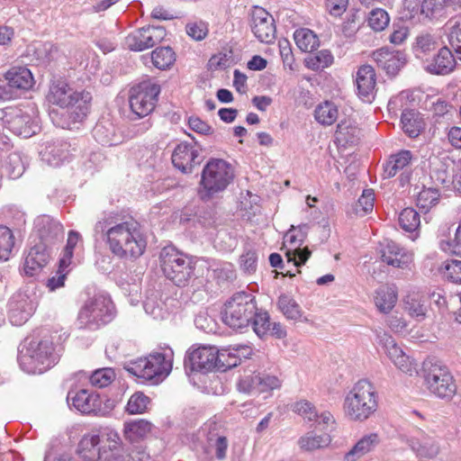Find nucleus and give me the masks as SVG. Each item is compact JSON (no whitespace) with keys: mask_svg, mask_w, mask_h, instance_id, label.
Returning <instances> with one entry per match:
<instances>
[{"mask_svg":"<svg viewBox=\"0 0 461 461\" xmlns=\"http://www.w3.org/2000/svg\"><path fill=\"white\" fill-rule=\"evenodd\" d=\"M160 86L152 80H144L130 90L129 104L131 112L138 118L150 114L156 107Z\"/></svg>","mask_w":461,"mask_h":461,"instance_id":"obj_11","label":"nucleus"},{"mask_svg":"<svg viewBox=\"0 0 461 461\" xmlns=\"http://www.w3.org/2000/svg\"><path fill=\"white\" fill-rule=\"evenodd\" d=\"M100 438L101 432L98 429H92L91 431L85 433L78 443L77 455L71 458L97 461L95 457H98L99 452L102 451H97L96 449V447L101 441Z\"/></svg>","mask_w":461,"mask_h":461,"instance_id":"obj_32","label":"nucleus"},{"mask_svg":"<svg viewBox=\"0 0 461 461\" xmlns=\"http://www.w3.org/2000/svg\"><path fill=\"white\" fill-rule=\"evenodd\" d=\"M8 86L12 88L28 90L34 83L31 70L24 67L13 68L5 74Z\"/></svg>","mask_w":461,"mask_h":461,"instance_id":"obj_36","label":"nucleus"},{"mask_svg":"<svg viewBox=\"0 0 461 461\" xmlns=\"http://www.w3.org/2000/svg\"><path fill=\"white\" fill-rule=\"evenodd\" d=\"M421 377L429 392L441 399H451L456 391L453 375L441 361L428 357L422 363Z\"/></svg>","mask_w":461,"mask_h":461,"instance_id":"obj_7","label":"nucleus"},{"mask_svg":"<svg viewBox=\"0 0 461 461\" xmlns=\"http://www.w3.org/2000/svg\"><path fill=\"white\" fill-rule=\"evenodd\" d=\"M372 57L379 68L392 76L396 75L405 64V57L402 52L386 48L374 51Z\"/></svg>","mask_w":461,"mask_h":461,"instance_id":"obj_29","label":"nucleus"},{"mask_svg":"<svg viewBox=\"0 0 461 461\" xmlns=\"http://www.w3.org/2000/svg\"><path fill=\"white\" fill-rule=\"evenodd\" d=\"M381 441L376 432L363 435L343 456V461H357L364 456L374 451Z\"/></svg>","mask_w":461,"mask_h":461,"instance_id":"obj_31","label":"nucleus"},{"mask_svg":"<svg viewBox=\"0 0 461 461\" xmlns=\"http://www.w3.org/2000/svg\"><path fill=\"white\" fill-rule=\"evenodd\" d=\"M149 403V398L142 393H133L128 401L126 411L131 414L143 413Z\"/></svg>","mask_w":461,"mask_h":461,"instance_id":"obj_58","label":"nucleus"},{"mask_svg":"<svg viewBox=\"0 0 461 461\" xmlns=\"http://www.w3.org/2000/svg\"><path fill=\"white\" fill-rule=\"evenodd\" d=\"M404 310L412 318L421 321L427 312L426 299L419 293H411L403 300Z\"/></svg>","mask_w":461,"mask_h":461,"instance_id":"obj_40","label":"nucleus"},{"mask_svg":"<svg viewBox=\"0 0 461 461\" xmlns=\"http://www.w3.org/2000/svg\"><path fill=\"white\" fill-rule=\"evenodd\" d=\"M398 301V292L394 285H383L374 294V303L380 313L389 314Z\"/></svg>","mask_w":461,"mask_h":461,"instance_id":"obj_33","label":"nucleus"},{"mask_svg":"<svg viewBox=\"0 0 461 461\" xmlns=\"http://www.w3.org/2000/svg\"><path fill=\"white\" fill-rule=\"evenodd\" d=\"M413 157L410 150L402 149L398 153L392 155L384 166V174L385 177H393L401 170L406 169Z\"/></svg>","mask_w":461,"mask_h":461,"instance_id":"obj_39","label":"nucleus"},{"mask_svg":"<svg viewBox=\"0 0 461 461\" xmlns=\"http://www.w3.org/2000/svg\"><path fill=\"white\" fill-rule=\"evenodd\" d=\"M2 121L6 129L23 138L32 137L41 129L39 119L32 108L30 111L8 108L5 111Z\"/></svg>","mask_w":461,"mask_h":461,"instance_id":"obj_13","label":"nucleus"},{"mask_svg":"<svg viewBox=\"0 0 461 461\" xmlns=\"http://www.w3.org/2000/svg\"><path fill=\"white\" fill-rule=\"evenodd\" d=\"M308 229L307 224H302L297 227L292 226L284 236L287 261L293 262L294 267L303 265L311 256L312 252L308 248H301L306 238Z\"/></svg>","mask_w":461,"mask_h":461,"instance_id":"obj_14","label":"nucleus"},{"mask_svg":"<svg viewBox=\"0 0 461 461\" xmlns=\"http://www.w3.org/2000/svg\"><path fill=\"white\" fill-rule=\"evenodd\" d=\"M438 240V248L443 252L461 257V219L454 239L451 238V226L446 223L439 227Z\"/></svg>","mask_w":461,"mask_h":461,"instance_id":"obj_30","label":"nucleus"},{"mask_svg":"<svg viewBox=\"0 0 461 461\" xmlns=\"http://www.w3.org/2000/svg\"><path fill=\"white\" fill-rule=\"evenodd\" d=\"M250 322L253 330L261 339L268 335L276 339H284L286 336V330L284 327L280 323L271 322L267 312H258L257 309Z\"/></svg>","mask_w":461,"mask_h":461,"instance_id":"obj_27","label":"nucleus"},{"mask_svg":"<svg viewBox=\"0 0 461 461\" xmlns=\"http://www.w3.org/2000/svg\"><path fill=\"white\" fill-rule=\"evenodd\" d=\"M361 131L355 122L351 120L341 121L335 132V139L343 146L355 144L360 138Z\"/></svg>","mask_w":461,"mask_h":461,"instance_id":"obj_37","label":"nucleus"},{"mask_svg":"<svg viewBox=\"0 0 461 461\" xmlns=\"http://www.w3.org/2000/svg\"><path fill=\"white\" fill-rule=\"evenodd\" d=\"M339 117L338 106L330 102L324 101L319 104L314 110V118L321 125L333 124Z\"/></svg>","mask_w":461,"mask_h":461,"instance_id":"obj_42","label":"nucleus"},{"mask_svg":"<svg viewBox=\"0 0 461 461\" xmlns=\"http://www.w3.org/2000/svg\"><path fill=\"white\" fill-rule=\"evenodd\" d=\"M443 276L453 283H461V260L451 259L444 263Z\"/></svg>","mask_w":461,"mask_h":461,"instance_id":"obj_61","label":"nucleus"},{"mask_svg":"<svg viewBox=\"0 0 461 461\" xmlns=\"http://www.w3.org/2000/svg\"><path fill=\"white\" fill-rule=\"evenodd\" d=\"M38 305L35 294L17 292L9 301L8 317L14 326L24 324L34 313Z\"/></svg>","mask_w":461,"mask_h":461,"instance_id":"obj_15","label":"nucleus"},{"mask_svg":"<svg viewBox=\"0 0 461 461\" xmlns=\"http://www.w3.org/2000/svg\"><path fill=\"white\" fill-rule=\"evenodd\" d=\"M258 256L254 250L245 251L240 258V265L241 269L248 274H252L257 269Z\"/></svg>","mask_w":461,"mask_h":461,"instance_id":"obj_63","label":"nucleus"},{"mask_svg":"<svg viewBox=\"0 0 461 461\" xmlns=\"http://www.w3.org/2000/svg\"><path fill=\"white\" fill-rule=\"evenodd\" d=\"M63 238V226L49 215H41L34 221L32 243H43L51 249L58 240Z\"/></svg>","mask_w":461,"mask_h":461,"instance_id":"obj_16","label":"nucleus"},{"mask_svg":"<svg viewBox=\"0 0 461 461\" xmlns=\"http://www.w3.org/2000/svg\"><path fill=\"white\" fill-rule=\"evenodd\" d=\"M68 145L62 142H53L45 146L41 151V159L51 167H59L68 158Z\"/></svg>","mask_w":461,"mask_h":461,"instance_id":"obj_34","label":"nucleus"},{"mask_svg":"<svg viewBox=\"0 0 461 461\" xmlns=\"http://www.w3.org/2000/svg\"><path fill=\"white\" fill-rule=\"evenodd\" d=\"M143 307L146 313L152 316L155 320L165 319L168 314L161 300L158 299L157 296L153 294L146 298L143 303Z\"/></svg>","mask_w":461,"mask_h":461,"instance_id":"obj_56","label":"nucleus"},{"mask_svg":"<svg viewBox=\"0 0 461 461\" xmlns=\"http://www.w3.org/2000/svg\"><path fill=\"white\" fill-rule=\"evenodd\" d=\"M250 27L255 37L263 43H272L276 39L273 16L264 8L254 6L250 14Z\"/></svg>","mask_w":461,"mask_h":461,"instance_id":"obj_19","label":"nucleus"},{"mask_svg":"<svg viewBox=\"0 0 461 461\" xmlns=\"http://www.w3.org/2000/svg\"><path fill=\"white\" fill-rule=\"evenodd\" d=\"M439 201V193L436 188H423L417 195V206L428 212L435 206Z\"/></svg>","mask_w":461,"mask_h":461,"instance_id":"obj_55","label":"nucleus"},{"mask_svg":"<svg viewBox=\"0 0 461 461\" xmlns=\"http://www.w3.org/2000/svg\"><path fill=\"white\" fill-rule=\"evenodd\" d=\"M293 412L300 416L305 422L317 420L318 410L316 406L306 399H301L291 405Z\"/></svg>","mask_w":461,"mask_h":461,"instance_id":"obj_48","label":"nucleus"},{"mask_svg":"<svg viewBox=\"0 0 461 461\" xmlns=\"http://www.w3.org/2000/svg\"><path fill=\"white\" fill-rule=\"evenodd\" d=\"M173 357V350L170 348H165L162 352H156L147 357L131 361L125 369L139 378L158 383L171 372Z\"/></svg>","mask_w":461,"mask_h":461,"instance_id":"obj_6","label":"nucleus"},{"mask_svg":"<svg viewBox=\"0 0 461 461\" xmlns=\"http://www.w3.org/2000/svg\"><path fill=\"white\" fill-rule=\"evenodd\" d=\"M278 307L283 314L289 320L298 321L302 318V309L294 298L282 294L278 298Z\"/></svg>","mask_w":461,"mask_h":461,"instance_id":"obj_49","label":"nucleus"},{"mask_svg":"<svg viewBox=\"0 0 461 461\" xmlns=\"http://www.w3.org/2000/svg\"><path fill=\"white\" fill-rule=\"evenodd\" d=\"M176 61V54L170 47H160L151 52L153 66L160 70L169 68Z\"/></svg>","mask_w":461,"mask_h":461,"instance_id":"obj_45","label":"nucleus"},{"mask_svg":"<svg viewBox=\"0 0 461 461\" xmlns=\"http://www.w3.org/2000/svg\"><path fill=\"white\" fill-rule=\"evenodd\" d=\"M231 345L228 348L218 349V366L219 367L231 368L240 365L235 352L232 351Z\"/></svg>","mask_w":461,"mask_h":461,"instance_id":"obj_62","label":"nucleus"},{"mask_svg":"<svg viewBox=\"0 0 461 461\" xmlns=\"http://www.w3.org/2000/svg\"><path fill=\"white\" fill-rule=\"evenodd\" d=\"M47 99L52 104L68 109L74 122H81L89 113L92 95L87 91H77L59 79L50 86Z\"/></svg>","mask_w":461,"mask_h":461,"instance_id":"obj_4","label":"nucleus"},{"mask_svg":"<svg viewBox=\"0 0 461 461\" xmlns=\"http://www.w3.org/2000/svg\"><path fill=\"white\" fill-rule=\"evenodd\" d=\"M166 35V30L161 26L142 27L125 38V45L131 50L142 51L162 41Z\"/></svg>","mask_w":461,"mask_h":461,"instance_id":"obj_18","label":"nucleus"},{"mask_svg":"<svg viewBox=\"0 0 461 461\" xmlns=\"http://www.w3.org/2000/svg\"><path fill=\"white\" fill-rule=\"evenodd\" d=\"M234 177V168L228 161L221 158L209 159L201 174L198 188L200 199L208 202L223 193Z\"/></svg>","mask_w":461,"mask_h":461,"instance_id":"obj_3","label":"nucleus"},{"mask_svg":"<svg viewBox=\"0 0 461 461\" xmlns=\"http://www.w3.org/2000/svg\"><path fill=\"white\" fill-rule=\"evenodd\" d=\"M59 359L53 342L47 338L31 341L18 356L21 368L28 374H42L53 366Z\"/></svg>","mask_w":461,"mask_h":461,"instance_id":"obj_5","label":"nucleus"},{"mask_svg":"<svg viewBox=\"0 0 461 461\" xmlns=\"http://www.w3.org/2000/svg\"><path fill=\"white\" fill-rule=\"evenodd\" d=\"M450 0H423L420 4V13L428 18L443 14Z\"/></svg>","mask_w":461,"mask_h":461,"instance_id":"obj_57","label":"nucleus"},{"mask_svg":"<svg viewBox=\"0 0 461 461\" xmlns=\"http://www.w3.org/2000/svg\"><path fill=\"white\" fill-rule=\"evenodd\" d=\"M199 149L188 142L179 143L172 153V163L174 167L184 173L192 172L193 168L200 164Z\"/></svg>","mask_w":461,"mask_h":461,"instance_id":"obj_23","label":"nucleus"},{"mask_svg":"<svg viewBox=\"0 0 461 461\" xmlns=\"http://www.w3.org/2000/svg\"><path fill=\"white\" fill-rule=\"evenodd\" d=\"M294 38L297 47L304 52L313 51L320 44L317 35L307 28L296 30Z\"/></svg>","mask_w":461,"mask_h":461,"instance_id":"obj_44","label":"nucleus"},{"mask_svg":"<svg viewBox=\"0 0 461 461\" xmlns=\"http://www.w3.org/2000/svg\"><path fill=\"white\" fill-rule=\"evenodd\" d=\"M381 341L386 356L397 369L410 375L415 372L416 364L414 360L403 351L402 347L391 336L384 334Z\"/></svg>","mask_w":461,"mask_h":461,"instance_id":"obj_22","label":"nucleus"},{"mask_svg":"<svg viewBox=\"0 0 461 461\" xmlns=\"http://www.w3.org/2000/svg\"><path fill=\"white\" fill-rule=\"evenodd\" d=\"M218 366V349L211 346L190 348L185 357V368L191 371L207 372Z\"/></svg>","mask_w":461,"mask_h":461,"instance_id":"obj_17","label":"nucleus"},{"mask_svg":"<svg viewBox=\"0 0 461 461\" xmlns=\"http://www.w3.org/2000/svg\"><path fill=\"white\" fill-rule=\"evenodd\" d=\"M160 265L165 276L177 286L186 285L194 270L193 260L173 247L161 250Z\"/></svg>","mask_w":461,"mask_h":461,"instance_id":"obj_9","label":"nucleus"},{"mask_svg":"<svg viewBox=\"0 0 461 461\" xmlns=\"http://www.w3.org/2000/svg\"><path fill=\"white\" fill-rule=\"evenodd\" d=\"M380 253L382 261L393 267H407L413 260L412 252L406 250L393 240H387L382 245Z\"/></svg>","mask_w":461,"mask_h":461,"instance_id":"obj_25","label":"nucleus"},{"mask_svg":"<svg viewBox=\"0 0 461 461\" xmlns=\"http://www.w3.org/2000/svg\"><path fill=\"white\" fill-rule=\"evenodd\" d=\"M5 170L12 179L19 178L25 171V161L20 152L10 153L4 164Z\"/></svg>","mask_w":461,"mask_h":461,"instance_id":"obj_46","label":"nucleus"},{"mask_svg":"<svg viewBox=\"0 0 461 461\" xmlns=\"http://www.w3.org/2000/svg\"><path fill=\"white\" fill-rule=\"evenodd\" d=\"M355 82L358 97L366 103H371L376 94V74L374 68L370 65L359 67L355 76Z\"/></svg>","mask_w":461,"mask_h":461,"instance_id":"obj_24","label":"nucleus"},{"mask_svg":"<svg viewBox=\"0 0 461 461\" xmlns=\"http://www.w3.org/2000/svg\"><path fill=\"white\" fill-rule=\"evenodd\" d=\"M438 47V42L433 35L421 33L416 37L412 50L415 56L424 61L426 59H429L428 56L430 52L434 51Z\"/></svg>","mask_w":461,"mask_h":461,"instance_id":"obj_41","label":"nucleus"},{"mask_svg":"<svg viewBox=\"0 0 461 461\" xmlns=\"http://www.w3.org/2000/svg\"><path fill=\"white\" fill-rule=\"evenodd\" d=\"M375 203V193L373 189H366L362 195L358 198L356 204V212L364 216L373 211Z\"/></svg>","mask_w":461,"mask_h":461,"instance_id":"obj_60","label":"nucleus"},{"mask_svg":"<svg viewBox=\"0 0 461 461\" xmlns=\"http://www.w3.org/2000/svg\"><path fill=\"white\" fill-rule=\"evenodd\" d=\"M114 314L115 309L111 298L99 294L86 301L79 311L77 321L80 328L96 330L109 323Z\"/></svg>","mask_w":461,"mask_h":461,"instance_id":"obj_8","label":"nucleus"},{"mask_svg":"<svg viewBox=\"0 0 461 461\" xmlns=\"http://www.w3.org/2000/svg\"><path fill=\"white\" fill-rule=\"evenodd\" d=\"M456 59L447 47H442L431 59L424 60L426 71L435 75H447L452 72L456 67Z\"/></svg>","mask_w":461,"mask_h":461,"instance_id":"obj_28","label":"nucleus"},{"mask_svg":"<svg viewBox=\"0 0 461 461\" xmlns=\"http://www.w3.org/2000/svg\"><path fill=\"white\" fill-rule=\"evenodd\" d=\"M407 442L419 459L431 460L440 452L438 439L421 429H416Z\"/></svg>","mask_w":461,"mask_h":461,"instance_id":"obj_20","label":"nucleus"},{"mask_svg":"<svg viewBox=\"0 0 461 461\" xmlns=\"http://www.w3.org/2000/svg\"><path fill=\"white\" fill-rule=\"evenodd\" d=\"M82 246L83 241L80 233L76 230H70L68 232L67 245L59 259L62 267H69L71 265L74 250L82 248Z\"/></svg>","mask_w":461,"mask_h":461,"instance_id":"obj_47","label":"nucleus"},{"mask_svg":"<svg viewBox=\"0 0 461 461\" xmlns=\"http://www.w3.org/2000/svg\"><path fill=\"white\" fill-rule=\"evenodd\" d=\"M448 41L458 58L461 59V17L452 25Z\"/></svg>","mask_w":461,"mask_h":461,"instance_id":"obj_64","label":"nucleus"},{"mask_svg":"<svg viewBox=\"0 0 461 461\" xmlns=\"http://www.w3.org/2000/svg\"><path fill=\"white\" fill-rule=\"evenodd\" d=\"M114 377L115 374L112 368H102L93 372L89 380L94 386L103 388L109 385Z\"/></svg>","mask_w":461,"mask_h":461,"instance_id":"obj_59","label":"nucleus"},{"mask_svg":"<svg viewBox=\"0 0 461 461\" xmlns=\"http://www.w3.org/2000/svg\"><path fill=\"white\" fill-rule=\"evenodd\" d=\"M151 423L144 420L128 422L124 427V433L131 441L146 437L151 431Z\"/></svg>","mask_w":461,"mask_h":461,"instance_id":"obj_50","label":"nucleus"},{"mask_svg":"<svg viewBox=\"0 0 461 461\" xmlns=\"http://www.w3.org/2000/svg\"><path fill=\"white\" fill-rule=\"evenodd\" d=\"M401 122L402 130L410 137H417L424 127V122L419 113L414 110H405L402 113Z\"/></svg>","mask_w":461,"mask_h":461,"instance_id":"obj_43","label":"nucleus"},{"mask_svg":"<svg viewBox=\"0 0 461 461\" xmlns=\"http://www.w3.org/2000/svg\"><path fill=\"white\" fill-rule=\"evenodd\" d=\"M332 62L333 56L328 50H320L305 59L306 67L315 71L328 68Z\"/></svg>","mask_w":461,"mask_h":461,"instance_id":"obj_53","label":"nucleus"},{"mask_svg":"<svg viewBox=\"0 0 461 461\" xmlns=\"http://www.w3.org/2000/svg\"><path fill=\"white\" fill-rule=\"evenodd\" d=\"M282 384L283 380L278 375L267 372H250L240 375L237 388L250 395L267 393V398L272 395L274 390L280 389Z\"/></svg>","mask_w":461,"mask_h":461,"instance_id":"obj_12","label":"nucleus"},{"mask_svg":"<svg viewBox=\"0 0 461 461\" xmlns=\"http://www.w3.org/2000/svg\"><path fill=\"white\" fill-rule=\"evenodd\" d=\"M94 231L119 259L134 261L146 250L147 238L140 223L132 218L122 221L113 215L105 216L95 223Z\"/></svg>","mask_w":461,"mask_h":461,"instance_id":"obj_1","label":"nucleus"},{"mask_svg":"<svg viewBox=\"0 0 461 461\" xmlns=\"http://www.w3.org/2000/svg\"><path fill=\"white\" fill-rule=\"evenodd\" d=\"M400 226L408 232H416L420 224V217L413 208H404L399 214Z\"/></svg>","mask_w":461,"mask_h":461,"instance_id":"obj_51","label":"nucleus"},{"mask_svg":"<svg viewBox=\"0 0 461 461\" xmlns=\"http://www.w3.org/2000/svg\"><path fill=\"white\" fill-rule=\"evenodd\" d=\"M331 443V437L328 433L318 434L314 431H308L299 438L297 444L303 451H315L325 448Z\"/></svg>","mask_w":461,"mask_h":461,"instance_id":"obj_38","label":"nucleus"},{"mask_svg":"<svg viewBox=\"0 0 461 461\" xmlns=\"http://www.w3.org/2000/svg\"><path fill=\"white\" fill-rule=\"evenodd\" d=\"M379 394L373 383L360 379L346 393L343 402L345 416L355 422H364L378 410Z\"/></svg>","mask_w":461,"mask_h":461,"instance_id":"obj_2","label":"nucleus"},{"mask_svg":"<svg viewBox=\"0 0 461 461\" xmlns=\"http://www.w3.org/2000/svg\"><path fill=\"white\" fill-rule=\"evenodd\" d=\"M68 402L76 410L85 414L97 413L101 411L102 401L100 396L86 389L77 392H69Z\"/></svg>","mask_w":461,"mask_h":461,"instance_id":"obj_26","label":"nucleus"},{"mask_svg":"<svg viewBox=\"0 0 461 461\" xmlns=\"http://www.w3.org/2000/svg\"><path fill=\"white\" fill-rule=\"evenodd\" d=\"M257 310L254 297L247 293L235 294L225 304L223 321L233 330L248 327Z\"/></svg>","mask_w":461,"mask_h":461,"instance_id":"obj_10","label":"nucleus"},{"mask_svg":"<svg viewBox=\"0 0 461 461\" xmlns=\"http://www.w3.org/2000/svg\"><path fill=\"white\" fill-rule=\"evenodd\" d=\"M15 239L13 231L6 226L0 225V261H6L11 257Z\"/></svg>","mask_w":461,"mask_h":461,"instance_id":"obj_52","label":"nucleus"},{"mask_svg":"<svg viewBox=\"0 0 461 461\" xmlns=\"http://www.w3.org/2000/svg\"><path fill=\"white\" fill-rule=\"evenodd\" d=\"M454 160L447 155L436 158L430 171V178L437 185H447L451 182Z\"/></svg>","mask_w":461,"mask_h":461,"instance_id":"obj_35","label":"nucleus"},{"mask_svg":"<svg viewBox=\"0 0 461 461\" xmlns=\"http://www.w3.org/2000/svg\"><path fill=\"white\" fill-rule=\"evenodd\" d=\"M366 22L367 25L374 32H378L387 28L390 23V16L385 10L375 8L368 14Z\"/></svg>","mask_w":461,"mask_h":461,"instance_id":"obj_54","label":"nucleus"},{"mask_svg":"<svg viewBox=\"0 0 461 461\" xmlns=\"http://www.w3.org/2000/svg\"><path fill=\"white\" fill-rule=\"evenodd\" d=\"M51 249L43 243H32L23 262V272L28 276L39 275L50 259Z\"/></svg>","mask_w":461,"mask_h":461,"instance_id":"obj_21","label":"nucleus"}]
</instances>
